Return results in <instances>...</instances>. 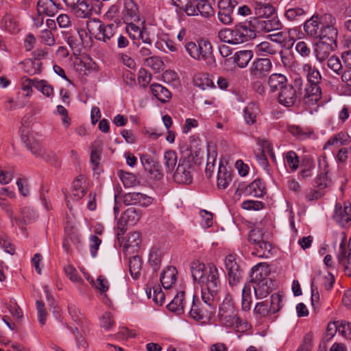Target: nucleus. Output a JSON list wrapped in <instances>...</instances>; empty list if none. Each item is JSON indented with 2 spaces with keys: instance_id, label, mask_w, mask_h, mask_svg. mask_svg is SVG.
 <instances>
[{
  "instance_id": "obj_23",
  "label": "nucleus",
  "mask_w": 351,
  "mask_h": 351,
  "mask_svg": "<svg viewBox=\"0 0 351 351\" xmlns=\"http://www.w3.org/2000/svg\"><path fill=\"white\" fill-rule=\"evenodd\" d=\"M122 19L125 23L139 20L138 5L133 0H123Z\"/></svg>"
},
{
  "instance_id": "obj_29",
  "label": "nucleus",
  "mask_w": 351,
  "mask_h": 351,
  "mask_svg": "<svg viewBox=\"0 0 351 351\" xmlns=\"http://www.w3.org/2000/svg\"><path fill=\"white\" fill-rule=\"evenodd\" d=\"M3 196H6L9 198L13 199L15 197L14 192L9 191L8 188L3 187L0 189V207L8 214L10 218L12 224L15 222L16 223H19V220L16 218L13 219L12 218V210L10 208V204L5 200Z\"/></svg>"
},
{
  "instance_id": "obj_55",
  "label": "nucleus",
  "mask_w": 351,
  "mask_h": 351,
  "mask_svg": "<svg viewBox=\"0 0 351 351\" xmlns=\"http://www.w3.org/2000/svg\"><path fill=\"white\" fill-rule=\"evenodd\" d=\"M283 306L282 296L279 293H274L270 297L271 313H275L279 311Z\"/></svg>"
},
{
  "instance_id": "obj_64",
  "label": "nucleus",
  "mask_w": 351,
  "mask_h": 351,
  "mask_svg": "<svg viewBox=\"0 0 351 351\" xmlns=\"http://www.w3.org/2000/svg\"><path fill=\"white\" fill-rule=\"evenodd\" d=\"M100 326L106 330H109L114 325V320L109 312L104 313L99 319Z\"/></svg>"
},
{
  "instance_id": "obj_13",
  "label": "nucleus",
  "mask_w": 351,
  "mask_h": 351,
  "mask_svg": "<svg viewBox=\"0 0 351 351\" xmlns=\"http://www.w3.org/2000/svg\"><path fill=\"white\" fill-rule=\"evenodd\" d=\"M300 95V88L296 89L291 84H288L280 90L278 101L285 107H291L297 104Z\"/></svg>"
},
{
  "instance_id": "obj_38",
  "label": "nucleus",
  "mask_w": 351,
  "mask_h": 351,
  "mask_svg": "<svg viewBox=\"0 0 351 351\" xmlns=\"http://www.w3.org/2000/svg\"><path fill=\"white\" fill-rule=\"evenodd\" d=\"M22 69L30 75L38 74L41 71L42 63L38 60L26 59L21 62Z\"/></svg>"
},
{
  "instance_id": "obj_63",
  "label": "nucleus",
  "mask_w": 351,
  "mask_h": 351,
  "mask_svg": "<svg viewBox=\"0 0 351 351\" xmlns=\"http://www.w3.org/2000/svg\"><path fill=\"white\" fill-rule=\"evenodd\" d=\"M120 178L125 187H132L136 185L137 182L136 177L130 173H122Z\"/></svg>"
},
{
  "instance_id": "obj_56",
  "label": "nucleus",
  "mask_w": 351,
  "mask_h": 351,
  "mask_svg": "<svg viewBox=\"0 0 351 351\" xmlns=\"http://www.w3.org/2000/svg\"><path fill=\"white\" fill-rule=\"evenodd\" d=\"M90 283L93 287L99 290L100 293H106L109 289L108 281L103 276H99L96 281L91 279Z\"/></svg>"
},
{
  "instance_id": "obj_53",
  "label": "nucleus",
  "mask_w": 351,
  "mask_h": 351,
  "mask_svg": "<svg viewBox=\"0 0 351 351\" xmlns=\"http://www.w3.org/2000/svg\"><path fill=\"white\" fill-rule=\"evenodd\" d=\"M156 46L157 48L164 51L167 53L168 51L171 52H175L178 50V47L176 44L171 39L169 38H162L160 41L156 43Z\"/></svg>"
},
{
  "instance_id": "obj_12",
  "label": "nucleus",
  "mask_w": 351,
  "mask_h": 351,
  "mask_svg": "<svg viewBox=\"0 0 351 351\" xmlns=\"http://www.w3.org/2000/svg\"><path fill=\"white\" fill-rule=\"evenodd\" d=\"M333 219L342 227L350 226L351 225V204L348 202L336 203Z\"/></svg>"
},
{
  "instance_id": "obj_2",
  "label": "nucleus",
  "mask_w": 351,
  "mask_h": 351,
  "mask_svg": "<svg viewBox=\"0 0 351 351\" xmlns=\"http://www.w3.org/2000/svg\"><path fill=\"white\" fill-rule=\"evenodd\" d=\"M302 71L308 82L305 88L303 101L306 105L313 106L321 99L322 90L319 84L322 80V75L315 66L310 62L302 65Z\"/></svg>"
},
{
  "instance_id": "obj_4",
  "label": "nucleus",
  "mask_w": 351,
  "mask_h": 351,
  "mask_svg": "<svg viewBox=\"0 0 351 351\" xmlns=\"http://www.w3.org/2000/svg\"><path fill=\"white\" fill-rule=\"evenodd\" d=\"M256 36V30L250 25V20L245 23L237 24L232 29H224L219 32L220 40L232 45L248 42Z\"/></svg>"
},
{
  "instance_id": "obj_19",
  "label": "nucleus",
  "mask_w": 351,
  "mask_h": 351,
  "mask_svg": "<svg viewBox=\"0 0 351 351\" xmlns=\"http://www.w3.org/2000/svg\"><path fill=\"white\" fill-rule=\"evenodd\" d=\"M339 263L343 267L344 272L351 276V245L350 243H340L337 254Z\"/></svg>"
},
{
  "instance_id": "obj_30",
  "label": "nucleus",
  "mask_w": 351,
  "mask_h": 351,
  "mask_svg": "<svg viewBox=\"0 0 351 351\" xmlns=\"http://www.w3.org/2000/svg\"><path fill=\"white\" fill-rule=\"evenodd\" d=\"M351 143V136L344 132H340L331 136L325 143L324 149H326L328 146L333 145L340 147L347 145Z\"/></svg>"
},
{
  "instance_id": "obj_51",
  "label": "nucleus",
  "mask_w": 351,
  "mask_h": 351,
  "mask_svg": "<svg viewBox=\"0 0 351 351\" xmlns=\"http://www.w3.org/2000/svg\"><path fill=\"white\" fill-rule=\"evenodd\" d=\"M284 159L286 165L290 168L291 171H295L299 167V158L297 154L293 151H289L285 154Z\"/></svg>"
},
{
  "instance_id": "obj_50",
  "label": "nucleus",
  "mask_w": 351,
  "mask_h": 351,
  "mask_svg": "<svg viewBox=\"0 0 351 351\" xmlns=\"http://www.w3.org/2000/svg\"><path fill=\"white\" fill-rule=\"evenodd\" d=\"M253 311L254 315L257 320L266 317L271 313L265 301L256 303Z\"/></svg>"
},
{
  "instance_id": "obj_61",
  "label": "nucleus",
  "mask_w": 351,
  "mask_h": 351,
  "mask_svg": "<svg viewBox=\"0 0 351 351\" xmlns=\"http://www.w3.org/2000/svg\"><path fill=\"white\" fill-rule=\"evenodd\" d=\"M289 132L300 140H304L310 137L311 133L304 132L302 128L298 125H291L289 127Z\"/></svg>"
},
{
  "instance_id": "obj_22",
  "label": "nucleus",
  "mask_w": 351,
  "mask_h": 351,
  "mask_svg": "<svg viewBox=\"0 0 351 351\" xmlns=\"http://www.w3.org/2000/svg\"><path fill=\"white\" fill-rule=\"evenodd\" d=\"M269 270L265 263H258L254 266L250 274V282L252 284L259 282L266 281L265 280H271L269 278Z\"/></svg>"
},
{
  "instance_id": "obj_59",
  "label": "nucleus",
  "mask_w": 351,
  "mask_h": 351,
  "mask_svg": "<svg viewBox=\"0 0 351 351\" xmlns=\"http://www.w3.org/2000/svg\"><path fill=\"white\" fill-rule=\"evenodd\" d=\"M264 206L263 202L256 200H245L241 204V208L247 210H260Z\"/></svg>"
},
{
  "instance_id": "obj_45",
  "label": "nucleus",
  "mask_w": 351,
  "mask_h": 351,
  "mask_svg": "<svg viewBox=\"0 0 351 351\" xmlns=\"http://www.w3.org/2000/svg\"><path fill=\"white\" fill-rule=\"evenodd\" d=\"M306 14V10L301 7H289L285 13V18L290 21H298L304 18Z\"/></svg>"
},
{
  "instance_id": "obj_35",
  "label": "nucleus",
  "mask_w": 351,
  "mask_h": 351,
  "mask_svg": "<svg viewBox=\"0 0 351 351\" xmlns=\"http://www.w3.org/2000/svg\"><path fill=\"white\" fill-rule=\"evenodd\" d=\"M266 281L259 282L252 284L254 294L256 299H263L266 298L271 292V280H265Z\"/></svg>"
},
{
  "instance_id": "obj_14",
  "label": "nucleus",
  "mask_w": 351,
  "mask_h": 351,
  "mask_svg": "<svg viewBox=\"0 0 351 351\" xmlns=\"http://www.w3.org/2000/svg\"><path fill=\"white\" fill-rule=\"evenodd\" d=\"M272 64L269 58L256 59L250 69L251 79H262L270 72Z\"/></svg>"
},
{
  "instance_id": "obj_60",
  "label": "nucleus",
  "mask_w": 351,
  "mask_h": 351,
  "mask_svg": "<svg viewBox=\"0 0 351 351\" xmlns=\"http://www.w3.org/2000/svg\"><path fill=\"white\" fill-rule=\"evenodd\" d=\"M256 52L259 53L260 55H263L261 53H265L267 54L274 55L277 53V50L274 46L268 42H262L256 45Z\"/></svg>"
},
{
  "instance_id": "obj_7",
  "label": "nucleus",
  "mask_w": 351,
  "mask_h": 351,
  "mask_svg": "<svg viewBox=\"0 0 351 351\" xmlns=\"http://www.w3.org/2000/svg\"><path fill=\"white\" fill-rule=\"evenodd\" d=\"M181 10L189 16L200 15L204 18H208L214 14V10L208 0H186Z\"/></svg>"
},
{
  "instance_id": "obj_39",
  "label": "nucleus",
  "mask_w": 351,
  "mask_h": 351,
  "mask_svg": "<svg viewBox=\"0 0 351 351\" xmlns=\"http://www.w3.org/2000/svg\"><path fill=\"white\" fill-rule=\"evenodd\" d=\"M21 139L34 155L36 156L43 155V149L39 143L27 134H24V131L21 132Z\"/></svg>"
},
{
  "instance_id": "obj_11",
  "label": "nucleus",
  "mask_w": 351,
  "mask_h": 351,
  "mask_svg": "<svg viewBox=\"0 0 351 351\" xmlns=\"http://www.w3.org/2000/svg\"><path fill=\"white\" fill-rule=\"evenodd\" d=\"M250 25L255 29L256 33L276 32L282 24L278 17L271 16L265 19L251 18Z\"/></svg>"
},
{
  "instance_id": "obj_54",
  "label": "nucleus",
  "mask_w": 351,
  "mask_h": 351,
  "mask_svg": "<svg viewBox=\"0 0 351 351\" xmlns=\"http://www.w3.org/2000/svg\"><path fill=\"white\" fill-rule=\"evenodd\" d=\"M328 68L331 69L335 73L341 75L343 71V66L339 58L336 56H332L326 60Z\"/></svg>"
},
{
  "instance_id": "obj_5",
  "label": "nucleus",
  "mask_w": 351,
  "mask_h": 351,
  "mask_svg": "<svg viewBox=\"0 0 351 351\" xmlns=\"http://www.w3.org/2000/svg\"><path fill=\"white\" fill-rule=\"evenodd\" d=\"M185 49L189 55L193 59L204 62L209 67L216 66L213 47L208 40L201 39L197 43L189 42L186 44Z\"/></svg>"
},
{
  "instance_id": "obj_41",
  "label": "nucleus",
  "mask_w": 351,
  "mask_h": 351,
  "mask_svg": "<svg viewBox=\"0 0 351 351\" xmlns=\"http://www.w3.org/2000/svg\"><path fill=\"white\" fill-rule=\"evenodd\" d=\"M232 180V174L226 167H220L217 173V186L219 189H226Z\"/></svg>"
},
{
  "instance_id": "obj_34",
  "label": "nucleus",
  "mask_w": 351,
  "mask_h": 351,
  "mask_svg": "<svg viewBox=\"0 0 351 351\" xmlns=\"http://www.w3.org/2000/svg\"><path fill=\"white\" fill-rule=\"evenodd\" d=\"M71 10L77 17L86 18L91 15L93 5L85 0H80Z\"/></svg>"
},
{
  "instance_id": "obj_32",
  "label": "nucleus",
  "mask_w": 351,
  "mask_h": 351,
  "mask_svg": "<svg viewBox=\"0 0 351 351\" xmlns=\"http://www.w3.org/2000/svg\"><path fill=\"white\" fill-rule=\"evenodd\" d=\"M260 113V109L254 102L249 103L243 110V117L245 123L249 125H253L256 121V118Z\"/></svg>"
},
{
  "instance_id": "obj_42",
  "label": "nucleus",
  "mask_w": 351,
  "mask_h": 351,
  "mask_svg": "<svg viewBox=\"0 0 351 351\" xmlns=\"http://www.w3.org/2000/svg\"><path fill=\"white\" fill-rule=\"evenodd\" d=\"M184 292H178L170 303L167 304V308L177 314H180L184 311Z\"/></svg>"
},
{
  "instance_id": "obj_15",
  "label": "nucleus",
  "mask_w": 351,
  "mask_h": 351,
  "mask_svg": "<svg viewBox=\"0 0 351 351\" xmlns=\"http://www.w3.org/2000/svg\"><path fill=\"white\" fill-rule=\"evenodd\" d=\"M238 189L243 191L246 195L262 197L266 193L264 182L261 179H256L248 185L240 184Z\"/></svg>"
},
{
  "instance_id": "obj_46",
  "label": "nucleus",
  "mask_w": 351,
  "mask_h": 351,
  "mask_svg": "<svg viewBox=\"0 0 351 351\" xmlns=\"http://www.w3.org/2000/svg\"><path fill=\"white\" fill-rule=\"evenodd\" d=\"M164 254V249H161L158 246H154L151 248L149 254V261L154 267H158Z\"/></svg>"
},
{
  "instance_id": "obj_36",
  "label": "nucleus",
  "mask_w": 351,
  "mask_h": 351,
  "mask_svg": "<svg viewBox=\"0 0 351 351\" xmlns=\"http://www.w3.org/2000/svg\"><path fill=\"white\" fill-rule=\"evenodd\" d=\"M151 91L154 97L162 103H165L171 98L169 90L159 84H154L150 86Z\"/></svg>"
},
{
  "instance_id": "obj_25",
  "label": "nucleus",
  "mask_w": 351,
  "mask_h": 351,
  "mask_svg": "<svg viewBox=\"0 0 351 351\" xmlns=\"http://www.w3.org/2000/svg\"><path fill=\"white\" fill-rule=\"evenodd\" d=\"M178 271L173 266H169L164 269L160 275V282L166 290L171 289L177 281Z\"/></svg>"
},
{
  "instance_id": "obj_48",
  "label": "nucleus",
  "mask_w": 351,
  "mask_h": 351,
  "mask_svg": "<svg viewBox=\"0 0 351 351\" xmlns=\"http://www.w3.org/2000/svg\"><path fill=\"white\" fill-rule=\"evenodd\" d=\"M64 241H74L80 239L77 228L71 221H67L64 227Z\"/></svg>"
},
{
  "instance_id": "obj_1",
  "label": "nucleus",
  "mask_w": 351,
  "mask_h": 351,
  "mask_svg": "<svg viewBox=\"0 0 351 351\" xmlns=\"http://www.w3.org/2000/svg\"><path fill=\"white\" fill-rule=\"evenodd\" d=\"M191 271L193 280L201 285L202 293L217 298L221 281L219 270L214 264L205 265L199 261H194L191 265Z\"/></svg>"
},
{
  "instance_id": "obj_18",
  "label": "nucleus",
  "mask_w": 351,
  "mask_h": 351,
  "mask_svg": "<svg viewBox=\"0 0 351 351\" xmlns=\"http://www.w3.org/2000/svg\"><path fill=\"white\" fill-rule=\"evenodd\" d=\"M322 15L314 14L304 23L306 34L311 38H318L322 30Z\"/></svg>"
},
{
  "instance_id": "obj_27",
  "label": "nucleus",
  "mask_w": 351,
  "mask_h": 351,
  "mask_svg": "<svg viewBox=\"0 0 351 351\" xmlns=\"http://www.w3.org/2000/svg\"><path fill=\"white\" fill-rule=\"evenodd\" d=\"M60 8V5L56 0H39L37 3V11L40 15L52 16L55 15Z\"/></svg>"
},
{
  "instance_id": "obj_52",
  "label": "nucleus",
  "mask_w": 351,
  "mask_h": 351,
  "mask_svg": "<svg viewBox=\"0 0 351 351\" xmlns=\"http://www.w3.org/2000/svg\"><path fill=\"white\" fill-rule=\"evenodd\" d=\"M193 82L195 86L202 90L213 87V81L205 74H198L195 76Z\"/></svg>"
},
{
  "instance_id": "obj_28",
  "label": "nucleus",
  "mask_w": 351,
  "mask_h": 351,
  "mask_svg": "<svg viewBox=\"0 0 351 351\" xmlns=\"http://www.w3.org/2000/svg\"><path fill=\"white\" fill-rule=\"evenodd\" d=\"M300 178L306 179L312 177L315 168V163L313 157L308 155L303 156L300 162Z\"/></svg>"
},
{
  "instance_id": "obj_57",
  "label": "nucleus",
  "mask_w": 351,
  "mask_h": 351,
  "mask_svg": "<svg viewBox=\"0 0 351 351\" xmlns=\"http://www.w3.org/2000/svg\"><path fill=\"white\" fill-rule=\"evenodd\" d=\"M66 276L74 283H81L83 282L82 278L79 276L76 269L71 265H67L64 268Z\"/></svg>"
},
{
  "instance_id": "obj_49",
  "label": "nucleus",
  "mask_w": 351,
  "mask_h": 351,
  "mask_svg": "<svg viewBox=\"0 0 351 351\" xmlns=\"http://www.w3.org/2000/svg\"><path fill=\"white\" fill-rule=\"evenodd\" d=\"M251 286L245 284L242 290L241 308L243 311H249L251 308Z\"/></svg>"
},
{
  "instance_id": "obj_58",
  "label": "nucleus",
  "mask_w": 351,
  "mask_h": 351,
  "mask_svg": "<svg viewBox=\"0 0 351 351\" xmlns=\"http://www.w3.org/2000/svg\"><path fill=\"white\" fill-rule=\"evenodd\" d=\"M345 47L346 50L342 53L341 58L345 66L351 68V37L346 40Z\"/></svg>"
},
{
  "instance_id": "obj_26",
  "label": "nucleus",
  "mask_w": 351,
  "mask_h": 351,
  "mask_svg": "<svg viewBox=\"0 0 351 351\" xmlns=\"http://www.w3.org/2000/svg\"><path fill=\"white\" fill-rule=\"evenodd\" d=\"M254 18L265 19L270 17L274 13V8L268 0H254Z\"/></svg>"
},
{
  "instance_id": "obj_3",
  "label": "nucleus",
  "mask_w": 351,
  "mask_h": 351,
  "mask_svg": "<svg viewBox=\"0 0 351 351\" xmlns=\"http://www.w3.org/2000/svg\"><path fill=\"white\" fill-rule=\"evenodd\" d=\"M220 324L234 330H247V322H242L238 316V311L234 307L230 295H226L222 303L219 305L217 315Z\"/></svg>"
},
{
  "instance_id": "obj_47",
  "label": "nucleus",
  "mask_w": 351,
  "mask_h": 351,
  "mask_svg": "<svg viewBox=\"0 0 351 351\" xmlns=\"http://www.w3.org/2000/svg\"><path fill=\"white\" fill-rule=\"evenodd\" d=\"M178 161L177 154L176 152L169 150L165 152L163 157V164L167 173H171Z\"/></svg>"
},
{
  "instance_id": "obj_33",
  "label": "nucleus",
  "mask_w": 351,
  "mask_h": 351,
  "mask_svg": "<svg viewBox=\"0 0 351 351\" xmlns=\"http://www.w3.org/2000/svg\"><path fill=\"white\" fill-rule=\"evenodd\" d=\"M267 38L276 43L281 44L285 47L293 45V39L291 38L289 32L276 31L273 34L267 35Z\"/></svg>"
},
{
  "instance_id": "obj_10",
  "label": "nucleus",
  "mask_w": 351,
  "mask_h": 351,
  "mask_svg": "<svg viewBox=\"0 0 351 351\" xmlns=\"http://www.w3.org/2000/svg\"><path fill=\"white\" fill-rule=\"evenodd\" d=\"M86 178L83 175L77 176L72 182L71 193L65 195L66 204L69 210L73 209L75 202L80 200L86 194Z\"/></svg>"
},
{
  "instance_id": "obj_43",
  "label": "nucleus",
  "mask_w": 351,
  "mask_h": 351,
  "mask_svg": "<svg viewBox=\"0 0 351 351\" xmlns=\"http://www.w3.org/2000/svg\"><path fill=\"white\" fill-rule=\"evenodd\" d=\"M99 147V142L95 141L92 145V151L90 157V161L92 166L93 170L99 173L100 156L101 153V149Z\"/></svg>"
},
{
  "instance_id": "obj_21",
  "label": "nucleus",
  "mask_w": 351,
  "mask_h": 351,
  "mask_svg": "<svg viewBox=\"0 0 351 351\" xmlns=\"http://www.w3.org/2000/svg\"><path fill=\"white\" fill-rule=\"evenodd\" d=\"M337 47V44L328 43L326 40H319L315 49V55L317 60L322 63L330 57V54Z\"/></svg>"
},
{
  "instance_id": "obj_9",
  "label": "nucleus",
  "mask_w": 351,
  "mask_h": 351,
  "mask_svg": "<svg viewBox=\"0 0 351 351\" xmlns=\"http://www.w3.org/2000/svg\"><path fill=\"white\" fill-rule=\"evenodd\" d=\"M193 164L186 158H180L173 174L176 182L183 184H189L193 181Z\"/></svg>"
},
{
  "instance_id": "obj_62",
  "label": "nucleus",
  "mask_w": 351,
  "mask_h": 351,
  "mask_svg": "<svg viewBox=\"0 0 351 351\" xmlns=\"http://www.w3.org/2000/svg\"><path fill=\"white\" fill-rule=\"evenodd\" d=\"M256 158L259 165L263 169L265 173L271 176V169L265 154L264 153H258L256 154Z\"/></svg>"
},
{
  "instance_id": "obj_6",
  "label": "nucleus",
  "mask_w": 351,
  "mask_h": 351,
  "mask_svg": "<svg viewBox=\"0 0 351 351\" xmlns=\"http://www.w3.org/2000/svg\"><path fill=\"white\" fill-rule=\"evenodd\" d=\"M217 302V298L202 293V302L193 300L189 315L196 321L208 320L215 313Z\"/></svg>"
},
{
  "instance_id": "obj_40",
  "label": "nucleus",
  "mask_w": 351,
  "mask_h": 351,
  "mask_svg": "<svg viewBox=\"0 0 351 351\" xmlns=\"http://www.w3.org/2000/svg\"><path fill=\"white\" fill-rule=\"evenodd\" d=\"M141 216V212L134 208H128L121 218V220L123 221L128 226L135 225L140 219Z\"/></svg>"
},
{
  "instance_id": "obj_31",
  "label": "nucleus",
  "mask_w": 351,
  "mask_h": 351,
  "mask_svg": "<svg viewBox=\"0 0 351 351\" xmlns=\"http://www.w3.org/2000/svg\"><path fill=\"white\" fill-rule=\"evenodd\" d=\"M267 84L271 92L274 93L278 90H280L282 87L288 84L287 78L281 73H273L269 77Z\"/></svg>"
},
{
  "instance_id": "obj_16",
  "label": "nucleus",
  "mask_w": 351,
  "mask_h": 351,
  "mask_svg": "<svg viewBox=\"0 0 351 351\" xmlns=\"http://www.w3.org/2000/svg\"><path fill=\"white\" fill-rule=\"evenodd\" d=\"M125 205H138L147 207L153 202V198L141 193L130 192L125 193L122 197Z\"/></svg>"
},
{
  "instance_id": "obj_37",
  "label": "nucleus",
  "mask_w": 351,
  "mask_h": 351,
  "mask_svg": "<svg viewBox=\"0 0 351 351\" xmlns=\"http://www.w3.org/2000/svg\"><path fill=\"white\" fill-rule=\"evenodd\" d=\"M253 57L251 50H241L236 52L233 56L234 62L240 68H245Z\"/></svg>"
},
{
  "instance_id": "obj_20",
  "label": "nucleus",
  "mask_w": 351,
  "mask_h": 351,
  "mask_svg": "<svg viewBox=\"0 0 351 351\" xmlns=\"http://www.w3.org/2000/svg\"><path fill=\"white\" fill-rule=\"evenodd\" d=\"M98 25V32L95 34V38L99 40L107 43L110 41L112 38L117 35V27L114 24L104 25L100 21H95Z\"/></svg>"
},
{
  "instance_id": "obj_44",
  "label": "nucleus",
  "mask_w": 351,
  "mask_h": 351,
  "mask_svg": "<svg viewBox=\"0 0 351 351\" xmlns=\"http://www.w3.org/2000/svg\"><path fill=\"white\" fill-rule=\"evenodd\" d=\"M129 268L131 276L137 279L141 274L142 261L138 255H134L130 258Z\"/></svg>"
},
{
  "instance_id": "obj_17",
  "label": "nucleus",
  "mask_w": 351,
  "mask_h": 351,
  "mask_svg": "<svg viewBox=\"0 0 351 351\" xmlns=\"http://www.w3.org/2000/svg\"><path fill=\"white\" fill-rule=\"evenodd\" d=\"M237 2L232 0H220L219 2V20L225 25L232 22V14Z\"/></svg>"
},
{
  "instance_id": "obj_24",
  "label": "nucleus",
  "mask_w": 351,
  "mask_h": 351,
  "mask_svg": "<svg viewBox=\"0 0 351 351\" xmlns=\"http://www.w3.org/2000/svg\"><path fill=\"white\" fill-rule=\"evenodd\" d=\"M276 252L277 249L274 243H254L252 254L259 258H268Z\"/></svg>"
},
{
  "instance_id": "obj_8",
  "label": "nucleus",
  "mask_w": 351,
  "mask_h": 351,
  "mask_svg": "<svg viewBox=\"0 0 351 351\" xmlns=\"http://www.w3.org/2000/svg\"><path fill=\"white\" fill-rule=\"evenodd\" d=\"M322 26L319 40H326L328 43L337 44L338 30L335 27L336 18L330 14H322Z\"/></svg>"
}]
</instances>
